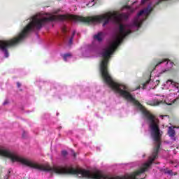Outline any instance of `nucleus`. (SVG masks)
<instances>
[{"label":"nucleus","instance_id":"1","mask_svg":"<svg viewBox=\"0 0 179 179\" xmlns=\"http://www.w3.org/2000/svg\"><path fill=\"white\" fill-rule=\"evenodd\" d=\"M162 89L164 90V89L169 90V92H176V96L174 99H171L173 94L168 95L167 96H162L159 98L155 99L152 101H148V104L149 106H160V104H167V106H171L177 101V99H179V84L178 83H176L172 80H169L166 81L165 84H164L162 87Z\"/></svg>","mask_w":179,"mask_h":179},{"label":"nucleus","instance_id":"2","mask_svg":"<svg viewBox=\"0 0 179 179\" xmlns=\"http://www.w3.org/2000/svg\"><path fill=\"white\" fill-rule=\"evenodd\" d=\"M104 37H106V33L103 31H99L94 34L93 36L94 41L91 45L87 46L85 53L83 54V56L89 57V54H90V52L99 51V48H100V43L104 40Z\"/></svg>","mask_w":179,"mask_h":179},{"label":"nucleus","instance_id":"3","mask_svg":"<svg viewBox=\"0 0 179 179\" xmlns=\"http://www.w3.org/2000/svg\"><path fill=\"white\" fill-rule=\"evenodd\" d=\"M173 65H174L173 62L167 59H164L155 66V69H157V68H160L161 71H159V75H160V73H164V72H169V71H171V68H173Z\"/></svg>","mask_w":179,"mask_h":179},{"label":"nucleus","instance_id":"4","mask_svg":"<svg viewBox=\"0 0 179 179\" xmlns=\"http://www.w3.org/2000/svg\"><path fill=\"white\" fill-rule=\"evenodd\" d=\"M62 32L66 40H69V45H72V41L76 34V31H71L69 28L64 25L62 27Z\"/></svg>","mask_w":179,"mask_h":179},{"label":"nucleus","instance_id":"5","mask_svg":"<svg viewBox=\"0 0 179 179\" xmlns=\"http://www.w3.org/2000/svg\"><path fill=\"white\" fill-rule=\"evenodd\" d=\"M88 3H83L81 5V8H86L87 6L88 8H92V6H94L96 5V2H97V0H88Z\"/></svg>","mask_w":179,"mask_h":179},{"label":"nucleus","instance_id":"6","mask_svg":"<svg viewBox=\"0 0 179 179\" xmlns=\"http://www.w3.org/2000/svg\"><path fill=\"white\" fill-rule=\"evenodd\" d=\"M168 134L172 139V141H176V131L174 130V129L169 127L168 130Z\"/></svg>","mask_w":179,"mask_h":179},{"label":"nucleus","instance_id":"7","mask_svg":"<svg viewBox=\"0 0 179 179\" xmlns=\"http://www.w3.org/2000/svg\"><path fill=\"white\" fill-rule=\"evenodd\" d=\"M63 59L66 62H68V61H71L72 59V55L71 53H66L63 55Z\"/></svg>","mask_w":179,"mask_h":179},{"label":"nucleus","instance_id":"8","mask_svg":"<svg viewBox=\"0 0 179 179\" xmlns=\"http://www.w3.org/2000/svg\"><path fill=\"white\" fill-rule=\"evenodd\" d=\"M147 82H149L148 84H146V86L149 85L150 83H152L153 82L155 86H157L159 83H160V81L157 79H155V81L152 80V75L150 76V79L148 80Z\"/></svg>","mask_w":179,"mask_h":179},{"label":"nucleus","instance_id":"9","mask_svg":"<svg viewBox=\"0 0 179 179\" xmlns=\"http://www.w3.org/2000/svg\"><path fill=\"white\" fill-rule=\"evenodd\" d=\"M124 9H127L128 12H130V13H132L135 10L129 6H124Z\"/></svg>","mask_w":179,"mask_h":179},{"label":"nucleus","instance_id":"10","mask_svg":"<svg viewBox=\"0 0 179 179\" xmlns=\"http://www.w3.org/2000/svg\"><path fill=\"white\" fill-rule=\"evenodd\" d=\"M149 81L146 82L145 83L143 84L141 87H138V88H136V90H138V89H140V87H142L143 90L146 89V85H148Z\"/></svg>","mask_w":179,"mask_h":179},{"label":"nucleus","instance_id":"11","mask_svg":"<svg viewBox=\"0 0 179 179\" xmlns=\"http://www.w3.org/2000/svg\"><path fill=\"white\" fill-rule=\"evenodd\" d=\"M166 174H169V176H173V171L172 170H167L165 171Z\"/></svg>","mask_w":179,"mask_h":179},{"label":"nucleus","instance_id":"12","mask_svg":"<svg viewBox=\"0 0 179 179\" xmlns=\"http://www.w3.org/2000/svg\"><path fill=\"white\" fill-rule=\"evenodd\" d=\"M62 155L64 157L68 156V152H66V150H63L62 151Z\"/></svg>","mask_w":179,"mask_h":179},{"label":"nucleus","instance_id":"13","mask_svg":"<svg viewBox=\"0 0 179 179\" xmlns=\"http://www.w3.org/2000/svg\"><path fill=\"white\" fill-rule=\"evenodd\" d=\"M159 117L162 118V120L164 118H167L169 120V115H160Z\"/></svg>","mask_w":179,"mask_h":179},{"label":"nucleus","instance_id":"14","mask_svg":"<svg viewBox=\"0 0 179 179\" xmlns=\"http://www.w3.org/2000/svg\"><path fill=\"white\" fill-rule=\"evenodd\" d=\"M71 153L73 155V156L76 157V153H75V152L73 150L71 151Z\"/></svg>","mask_w":179,"mask_h":179},{"label":"nucleus","instance_id":"15","mask_svg":"<svg viewBox=\"0 0 179 179\" xmlns=\"http://www.w3.org/2000/svg\"><path fill=\"white\" fill-rule=\"evenodd\" d=\"M17 87H20V83H17Z\"/></svg>","mask_w":179,"mask_h":179},{"label":"nucleus","instance_id":"16","mask_svg":"<svg viewBox=\"0 0 179 179\" xmlns=\"http://www.w3.org/2000/svg\"><path fill=\"white\" fill-rule=\"evenodd\" d=\"M7 103V102L6 101H5V102H3V106H5L6 104Z\"/></svg>","mask_w":179,"mask_h":179},{"label":"nucleus","instance_id":"17","mask_svg":"<svg viewBox=\"0 0 179 179\" xmlns=\"http://www.w3.org/2000/svg\"><path fill=\"white\" fill-rule=\"evenodd\" d=\"M5 179H8V176H6V177H5Z\"/></svg>","mask_w":179,"mask_h":179},{"label":"nucleus","instance_id":"18","mask_svg":"<svg viewBox=\"0 0 179 179\" xmlns=\"http://www.w3.org/2000/svg\"><path fill=\"white\" fill-rule=\"evenodd\" d=\"M174 96H176V92L173 93Z\"/></svg>","mask_w":179,"mask_h":179},{"label":"nucleus","instance_id":"19","mask_svg":"<svg viewBox=\"0 0 179 179\" xmlns=\"http://www.w3.org/2000/svg\"><path fill=\"white\" fill-rule=\"evenodd\" d=\"M152 73H153V71L151 72V75H152Z\"/></svg>","mask_w":179,"mask_h":179},{"label":"nucleus","instance_id":"20","mask_svg":"<svg viewBox=\"0 0 179 179\" xmlns=\"http://www.w3.org/2000/svg\"><path fill=\"white\" fill-rule=\"evenodd\" d=\"M143 157H145V155H143Z\"/></svg>","mask_w":179,"mask_h":179},{"label":"nucleus","instance_id":"21","mask_svg":"<svg viewBox=\"0 0 179 179\" xmlns=\"http://www.w3.org/2000/svg\"><path fill=\"white\" fill-rule=\"evenodd\" d=\"M175 167H178V166H175Z\"/></svg>","mask_w":179,"mask_h":179},{"label":"nucleus","instance_id":"22","mask_svg":"<svg viewBox=\"0 0 179 179\" xmlns=\"http://www.w3.org/2000/svg\"><path fill=\"white\" fill-rule=\"evenodd\" d=\"M59 113H57V115H58Z\"/></svg>","mask_w":179,"mask_h":179}]
</instances>
